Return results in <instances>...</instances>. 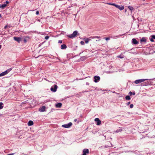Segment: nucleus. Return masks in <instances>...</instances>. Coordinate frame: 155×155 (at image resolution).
Segmentation results:
<instances>
[{
  "instance_id": "nucleus-39",
  "label": "nucleus",
  "mask_w": 155,
  "mask_h": 155,
  "mask_svg": "<svg viewBox=\"0 0 155 155\" xmlns=\"http://www.w3.org/2000/svg\"><path fill=\"white\" fill-rule=\"evenodd\" d=\"M130 104V102H128L127 103V105H129Z\"/></svg>"
},
{
  "instance_id": "nucleus-9",
  "label": "nucleus",
  "mask_w": 155,
  "mask_h": 155,
  "mask_svg": "<svg viewBox=\"0 0 155 155\" xmlns=\"http://www.w3.org/2000/svg\"><path fill=\"white\" fill-rule=\"evenodd\" d=\"M116 7L117 8H118L120 10H123L124 8V7L123 6H120L118 5H117L116 6Z\"/></svg>"
},
{
  "instance_id": "nucleus-11",
  "label": "nucleus",
  "mask_w": 155,
  "mask_h": 155,
  "mask_svg": "<svg viewBox=\"0 0 155 155\" xmlns=\"http://www.w3.org/2000/svg\"><path fill=\"white\" fill-rule=\"evenodd\" d=\"M14 39L15 40L18 41V42H19L21 40V38L20 37H14Z\"/></svg>"
},
{
  "instance_id": "nucleus-15",
  "label": "nucleus",
  "mask_w": 155,
  "mask_h": 155,
  "mask_svg": "<svg viewBox=\"0 0 155 155\" xmlns=\"http://www.w3.org/2000/svg\"><path fill=\"white\" fill-rule=\"evenodd\" d=\"M33 124V122L32 120H29L28 123V126L32 125Z\"/></svg>"
},
{
  "instance_id": "nucleus-19",
  "label": "nucleus",
  "mask_w": 155,
  "mask_h": 155,
  "mask_svg": "<svg viewBox=\"0 0 155 155\" xmlns=\"http://www.w3.org/2000/svg\"><path fill=\"white\" fill-rule=\"evenodd\" d=\"M149 84L148 82H146L141 84L142 86H147Z\"/></svg>"
},
{
  "instance_id": "nucleus-34",
  "label": "nucleus",
  "mask_w": 155,
  "mask_h": 155,
  "mask_svg": "<svg viewBox=\"0 0 155 155\" xmlns=\"http://www.w3.org/2000/svg\"><path fill=\"white\" fill-rule=\"evenodd\" d=\"M62 40H59L58 43H62Z\"/></svg>"
},
{
  "instance_id": "nucleus-45",
  "label": "nucleus",
  "mask_w": 155,
  "mask_h": 155,
  "mask_svg": "<svg viewBox=\"0 0 155 155\" xmlns=\"http://www.w3.org/2000/svg\"><path fill=\"white\" fill-rule=\"evenodd\" d=\"M1 17V14H0V18Z\"/></svg>"
},
{
  "instance_id": "nucleus-21",
  "label": "nucleus",
  "mask_w": 155,
  "mask_h": 155,
  "mask_svg": "<svg viewBox=\"0 0 155 155\" xmlns=\"http://www.w3.org/2000/svg\"><path fill=\"white\" fill-rule=\"evenodd\" d=\"M6 4H4L1 5V8L2 9H3L6 6Z\"/></svg>"
},
{
  "instance_id": "nucleus-32",
  "label": "nucleus",
  "mask_w": 155,
  "mask_h": 155,
  "mask_svg": "<svg viewBox=\"0 0 155 155\" xmlns=\"http://www.w3.org/2000/svg\"><path fill=\"white\" fill-rule=\"evenodd\" d=\"M150 41H151L152 42H153L154 41L153 39L152 38H150Z\"/></svg>"
},
{
  "instance_id": "nucleus-6",
  "label": "nucleus",
  "mask_w": 155,
  "mask_h": 155,
  "mask_svg": "<svg viewBox=\"0 0 155 155\" xmlns=\"http://www.w3.org/2000/svg\"><path fill=\"white\" fill-rule=\"evenodd\" d=\"M94 81L96 82H97L100 80V78L99 76H95L94 77Z\"/></svg>"
},
{
  "instance_id": "nucleus-10",
  "label": "nucleus",
  "mask_w": 155,
  "mask_h": 155,
  "mask_svg": "<svg viewBox=\"0 0 155 155\" xmlns=\"http://www.w3.org/2000/svg\"><path fill=\"white\" fill-rule=\"evenodd\" d=\"M132 43L134 45H137L138 44V42L135 38L132 39Z\"/></svg>"
},
{
  "instance_id": "nucleus-22",
  "label": "nucleus",
  "mask_w": 155,
  "mask_h": 155,
  "mask_svg": "<svg viewBox=\"0 0 155 155\" xmlns=\"http://www.w3.org/2000/svg\"><path fill=\"white\" fill-rule=\"evenodd\" d=\"M126 99L127 100H129L130 99V97L129 96H127L125 97Z\"/></svg>"
},
{
  "instance_id": "nucleus-14",
  "label": "nucleus",
  "mask_w": 155,
  "mask_h": 155,
  "mask_svg": "<svg viewBox=\"0 0 155 155\" xmlns=\"http://www.w3.org/2000/svg\"><path fill=\"white\" fill-rule=\"evenodd\" d=\"M45 107L44 106H43L40 109V110L39 109V111L41 112H44L45 110Z\"/></svg>"
},
{
  "instance_id": "nucleus-29",
  "label": "nucleus",
  "mask_w": 155,
  "mask_h": 155,
  "mask_svg": "<svg viewBox=\"0 0 155 155\" xmlns=\"http://www.w3.org/2000/svg\"><path fill=\"white\" fill-rule=\"evenodd\" d=\"M151 37L153 39H155V35H152L151 36Z\"/></svg>"
},
{
  "instance_id": "nucleus-2",
  "label": "nucleus",
  "mask_w": 155,
  "mask_h": 155,
  "mask_svg": "<svg viewBox=\"0 0 155 155\" xmlns=\"http://www.w3.org/2000/svg\"><path fill=\"white\" fill-rule=\"evenodd\" d=\"M12 69V68H11L9 69H8L6 71H5L3 72L1 74H0V77L4 76L6 74H7L8 72H9L10 71H11Z\"/></svg>"
},
{
  "instance_id": "nucleus-40",
  "label": "nucleus",
  "mask_w": 155,
  "mask_h": 155,
  "mask_svg": "<svg viewBox=\"0 0 155 155\" xmlns=\"http://www.w3.org/2000/svg\"><path fill=\"white\" fill-rule=\"evenodd\" d=\"M132 94L133 95H134L135 94V93L134 92L132 93Z\"/></svg>"
},
{
  "instance_id": "nucleus-7",
  "label": "nucleus",
  "mask_w": 155,
  "mask_h": 155,
  "mask_svg": "<svg viewBox=\"0 0 155 155\" xmlns=\"http://www.w3.org/2000/svg\"><path fill=\"white\" fill-rule=\"evenodd\" d=\"M94 121L95 122H97V125H99L101 124V121L100 120V119L98 118H96L94 119Z\"/></svg>"
},
{
  "instance_id": "nucleus-44",
  "label": "nucleus",
  "mask_w": 155,
  "mask_h": 155,
  "mask_svg": "<svg viewBox=\"0 0 155 155\" xmlns=\"http://www.w3.org/2000/svg\"><path fill=\"white\" fill-rule=\"evenodd\" d=\"M99 41V40H96V41Z\"/></svg>"
},
{
  "instance_id": "nucleus-33",
  "label": "nucleus",
  "mask_w": 155,
  "mask_h": 155,
  "mask_svg": "<svg viewBox=\"0 0 155 155\" xmlns=\"http://www.w3.org/2000/svg\"><path fill=\"white\" fill-rule=\"evenodd\" d=\"M36 14L37 15H38L39 14V12L38 11H37L36 12Z\"/></svg>"
},
{
  "instance_id": "nucleus-18",
  "label": "nucleus",
  "mask_w": 155,
  "mask_h": 155,
  "mask_svg": "<svg viewBox=\"0 0 155 155\" xmlns=\"http://www.w3.org/2000/svg\"><path fill=\"white\" fill-rule=\"evenodd\" d=\"M56 106L57 107H61L62 106V104L61 103H58L56 104Z\"/></svg>"
},
{
  "instance_id": "nucleus-23",
  "label": "nucleus",
  "mask_w": 155,
  "mask_h": 155,
  "mask_svg": "<svg viewBox=\"0 0 155 155\" xmlns=\"http://www.w3.org/2000/svg\"><path fill=\"white\" fill-rule=\"evenodd\" d=\"M128 8L131 11H132L134 9L131 6H128Z\"/></svg>"
},
{
  "instance_id": "nucleus-27",
  "label": "nucleus",
  "mask_w": 155,
  "mask_h": 155,
  "mask_svg": "<svg viewBox=\"0 0 155 155\" xmlns=\"http://www.w3.org/2000/svg\"><path fill=\"white\" fill-rule=\"evenodd\" d=\"M104 39H105L107 41L110 40V37H107V38H104Z\"/></svg>"
},
{
  "instance_id": "nucleus-42",
  "label": "nucleus",
  "mask_w": 155,
  "mask_h": 155,
  "mask_svg": "<svg viewBox=\"0 0 155 155\" xmlns=\"http://www.w3.org/2000/svg\"><path fill=\"white\" fill-rule=\"evenodd\" d=\"M24 41L25 42H26V41L25 39L24 40Z\"/></svg>"
},
{
  "instance_id": "nucleus-26",
  "label": "nucleus",
  "mask_w": 155,
  "mask_h": 155,
  "mask_svg": "<svg viewBox=\"0 0 155 155\" xmlns=\"http://www.w3.org/2000/svg\"><path fill=\"white\" fill-rule=\"evenodd\" d=\"M117 57L118 58H124V56L122 55H120L117 56Z\"/></svg>"
},
{
  "instance_id": "nucleus-1",
  "label": "nucleus",
  "mask_w": 155,
  "mask_h": 155,
  "mask_svg": "<svg viewBox=\"0 0 155 155\" xmlns=\"http://www.w3.org/2000/svg\"><path fill=\"white\" fill-rule=\"evenodd\" d=\"M78 33V31H75L73 32L72 34L68 35V36L70 38H73L77 36Z\"/></svg>"
},
{
  "instance_id": "nucleus-13",
  "label": "nucleus",
  "mask_w": 155,
  "mask_h": 155,
  "mask_svg": "<svg viewBox=\"0 0 155 155\" xmlns=\"http://www.w3.org/2000/svg\"><path fill=\"white\" fill-rule=\"evenodd\" d=\"M91 40V39H90V38H86L84 39V41H85V42L86 44H87L89 41Z\"/></svg>"
},
{
  "instance_id": "nucleus-3",
  "label": "nucleus",
  "mask_w": 155,
  "mask_h": 155,
  "mask_svg": "<svg viewBox=\"0 0 155 155\" xmlns=\"http://www.w3.org/2000/svg\"><path fill=\"white\" fill-rule=\"evenodd\" d=\"M147 79H139L135 81L134 83L136 84H138L139 83H140L142 82H143L144 81L146 80H147Z\"/></svg>"
},
{
  "instance_id": "nucleus-35",
  "label": "nucleus",
  "mask_w": 155,
  "mask_h": 155,
  "mask_svg": "<svg viewBox=\"0 0 155 155\" xmlns=\"http://www.w3.org/2000/svg\"><path fill=\"white\" fill-rule=\"evenodd\" d=\"M129 94L130 96H131L132 94V93L131 91H130Z\"/></svg>"
},
{
  "instance_id": "nucleus-25",
  "label": "nucleus",
  "mask_w": 155,
  "mask_h": 155,
  "mask_svg": "<svg viewBox=\"0 0 155 155\" xmlns=\"http://www.w3.org/2000/svg\"><path fill=\"white\" fill-rule=\"evenodd\" d=\"M107 4L109 5H112L116 7V6L117 5L115 4L114 3H107Z\"/></svg>"
},
{
  "instance_id": "nucleus-31",
  "label": "nucleus",
  "mask_w": 155,
  "mask_h": 155,
  "mask_svg": "<svg viewBox=\"0 0 155 155\" xmlns=\"http://www.w3.org/2000/svg\"><path fill=\"white\" fill-rule=\"evenodd\" d=\"M130 107L131 108H133L134 105L133 104H131L130 106Z\"/></svg>"
},
{
  "instance_id": "nucleus-30",
  "label": "nucleus",
  "mask_w": 155,
  "mask_h": 155,
  "mask_svg": "<svg viewBox=\"0 0 155 155\" xmlns=\"http://www.w3.org/2000/svg\"><path fill=\"white\" fill-rule=\"evenodd\" d=\"M49 37L48 36H47L45 37V39L46 40L48 39L49 38Z\"/></svg>"
},
{
  "instance_id": "nucleus-36",
  "label": "nucleus",
  "mask_w": 155,
  "mask_h": 155,
  "mask_svg": "<svg viewBox=\"0 0 155 155\" xmlns=\"http://www.w3.org/2000/svg\"><path fill=\"white\" fill-rule=\"evenodd\" d=\"M15 153H10V154H7V155H14Z\"/></svg>"
},
{
  "instance_id": "nucleus-4",
  "label": "nucleus",
  "mask_w": 155,
  "mask_h": 155,
  "mask_svg": "<svg viewBox=\"0 0 155 155\" xmlns=\"http://www.w3.org/2000/svg\"><path fill=\"white\" fill-rule=\"evenodd\" d=\"M58 88V86L56 85H54V87L52 86L51 88V90L53 92H55L56 91Z\"/></svg>"
},
{
  "instance_id": "nucleus-12",
  "label": "nucleus",
  "mask_w": 155,
  "mask_h": 155,
  "mask_svg": "<svg viewBox=\"0 0 155 155\" xmlns=\"http://www.w3.org/2000/svg\"><path fill=\"white\" fill-rule=\"evenodd\" d=\"M147 41V39L145 37H143L140 40V41L141 43L144 42H146Z\"/></svg>"
},
{
  "instance_id": "nucleus-43",
  "label": "nucleus",
  "mask_w": 155,
  "mask_h": 155,
  "mask_svg": "<svg viewBox=\"0 0 155 155\" xmlns=\"http://www.w3.org/2000/svg\"><path fill=\"white\" fill-rule=\"evenodd\" d=\"M1 47H2V45H0V49L1 48Z\"/></svg>"
},
{
  "instance_id": "nucleus-24",
  "label": "nucleus",
  "mask_w": 155,
  "mask_h": 155,
  "mask_svg": "<svg viewBox=\"0 0 155 155\" xmlns=\"http://www.w3.org/2000/svg\"><path fill=\"white\" fill-rule=\"evenodd\" d=\"M3 104L2 102L0 103V109H2L3 108Z\"/></svg>"
},
{
  "instance_id": "nucleus-20",
  "label": "nucleus",
  "mask_w": 155,
  "mask_h": 155,
  "mask_svg": "<svg viewBox=\"0 0 155 155\" xmlns=\"http://www.w3.org/2000/svg\"><path fill=\"white\" fill-rule=\"evenodd\" d=\"M67 48V46L65 44H63L61 45V49H65Z\"/></svg>"
},
{
  "instance_id": "nucleus-5",
  "label": "nucleus",
  "mask_w": 155,
  "mask_h": 155,
  "mask_svg": "<svg viewBox=\"0 0 155 155\" xmlns=\"http://www.w3.org/2000/svg\"><path fill=\"white\" fill-rule=\"evenodd\" d=\"M72 123L71 122H70L68 124H64L62 125V127L66 128H68L70 127L72 125Z\"/></svg>"
},
{
  "instance_id": "nucleus-41",
  "label": "nucleus",
  "mask_w": 155,
  "mask_h": 155,
  "mask_svg": "<svg viewBox=\"0 0 155 155\" xmlns=\"http://www.w3.org/2000/svg\"><path fill=\"white\" fill-rule=\"evenodd\" d=\"M77 121V119H74V121L75 122H76Z\"/></svg>"
},
{
  "instance_id": "nucleus-37",
  "label": "nucleus",
  "mask_w": 155,
  "mask_h": 155,
  "mask_svg": "<svg viewBox=\"0 0 155 155\" xmlns=\"http://www.w3.org/2000/svg\"><path fill=\"white\" fill-rule=\"evenodd\" d=\"M5 3H6L5 4H6V5H7V4H8L9 3V2L8 1H6V2Z\"/></svg>"
},
{
  "instance_id": "nucleus-28",
  "label": "nucleus",
  "mask_w": 155,
  "mask_h": 155,
  "mask_svg": "<svg viewBox=\"0 0 155 155\" xmlns=\"http://www.w3.org/2000/svg\"><path fill=\"white\" fill-rule=\"evenodd\" d=\"M80 43L81 45H84V43L83 41H81L80 42Z\"/></svg>"
},
{
  "instance_id": "nucleus-16",
  "label": "nucleus",
  "mask_w": 155,
  "mask_h": 155,
  "mask_svg": "<svg viewBox=\"0 0 155 155\" xmlns=\"http://www.w3.org/2000/svg\"><path fill=\"white\" fill-rule=\"evenodd\" d=\"M122 129L119 128V129H118L117 130L114 132L115 133H117L122 131Z\"/></svg>"
},
{
  "instance_id": "nucleus-46",
  "label": "nucleus",
  "mask_w": 155,
  "mask_h": 155,
  "mask_svg": "<svg viewBox=\"0 0 155 155\" xmlns=\"http://www.w3.org/2000/svg\"><path fill=\"white\" fill-rule=\"evenodd\" d=\"M143 1H144L145 0H143Z\"/></svg>"
},
{
  "instance_id": "nucleus-17",
  "label": "nucleus",
  "mask_w": 155,
  "mask_h": 155,
  "mask_svg": "<svg viewBox=\"0 0 155 155\" xmlns=\"http://www.w3.org/2000/svg\"><path fill=\"white\" fill-rule=\"evenodd\" d=\"M90 38H92V39H94L96 38H101L100 36H91Z\"/></svg>"
},
{
  "instance_id": "nucleus-38",
  "label": "nucleus",
  "mask_w": 155,
  "mask_h": 155,
  "mask_svg": "<svg viewBox=\"0 0 155 155\" xmlns=\"http://www.w3.org/2000/svg\"><path fill=\"white\" fill-rule=\"evenodd\" d=\"M7 27H8V25H6V26L4 27V28L5 29H6V28Z\"/></svg>"
},
{
  "instance_id": "nucleus-8",
  "label": "nucleus",
  "mask_w": 155,
  "mask_h": 155,
  "mask_svg": "<svg viewBox=\"0 0 155 155\" xmlns=\"http://www.w3.org/2000/svg\"><path fill=\"white\" fill-rule=\"evenodd\" d=\"M89 151L88 149H84L83 150V154L82 155H86V153H89Z\"/></svg>"
}]
</instances>
